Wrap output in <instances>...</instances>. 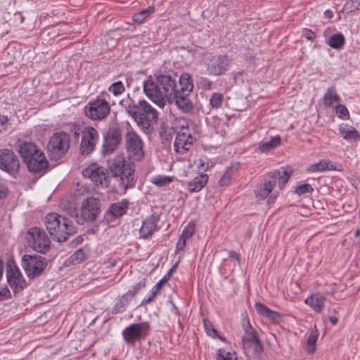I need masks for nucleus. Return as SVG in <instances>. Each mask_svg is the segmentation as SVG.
<instances>
[{
  "label": "nucleus",
  "mask_w": 360,
  "mask_h": 360,
  "mask_svg": "<svg viewBox=\"0 0 360 360\" xmlns=\"http://www.w3.org/2000/svg\"><path fill=\"white\" fill-rule=\"evenodd\" d=\"M134 164L126 161L123 155H117L108 160V169L103 167L96 169H85L82 174L84 176L90 178L96 185L108 187L110 184V176L115 179L120 187H122L125 192L128 188H134Z\"/></svg>",
  "instance_id": "obj_1"
},
{
  "label": "nucleus",
  "mask_w": 360,
  "mask_h": 360,
  "mask_svg": "<svg viewBox=\"0 0 360 360\" xmlns=\"http://www.w3.org/2000/svg\"><path fill=\"white\" fill-rule=\"evenodd\" d=\"M143 87L146 96L160 108H163L166 101L178 89L176 79L168 75H159L155 81L150 77Z\"/></svg>",
  "instance_id": "obj_2"
},
{
  "label": "nucleus",
  "mask_w": 360,
  "mask_h": 360,
  "mask_svg": "<svg viewBox=\"0 0 360 360\" xmlns=\"http://www.w3.org/2000/svg\"><path fill=\"white\" fill-rule=\"evenodd\" d=\"M18 153L27 170L32 174H44L49 167L44 153L33 142L23 141L19 144Z\"/></svg>",
  "instance_id": "obj_3"
},
{
  "label": "nucleus",
  "mask_w": 360,
  "mask_h": 360,
  "mask_svg": "<svg viewBox=\"0 0 360 360\" xmlns=\"http://www.w3.org/2000/svg\"><path fill=\"white\" fill-rule=\"evenodd\" d=\"M44 224L51 237L58 243L67 241L77 231L72 221L55 212L49 213L46 216Z\"/></svg>",
  "instance_id": "obj_4"
},
{
  "label": "nucleus",
  "mask_w": 360,
  "mask_h": 360,
  "mask_svg": "<svg viewBox=\"0 0 360 360\" xmlns=\"http://www.w3.org/2000/svg\"><path fill=\"white\" fill-rule=\"evenodd\" d=\"M243 327L245 334L242 338V347L245 354L247 356L260 355L264 351V347L257 332L252 328L249 319H244Z\"/></svg>",
  "instance_id": "obj_5"
},
{
  "label": "nucleus",
  "mask_w": 360,
  "mask_h": 360,
  "mask_svg": "<svg viewBox=\"0 0 360 360\" xmlns=\"http://www.w3.org/2000/svg\"><path fill=\"white\" fill-rule=\"evenodd\" d=\"M70 135L64 131L54 133L47 145V151L52 160L57 161L63 158L70 148Z\"/></svg>",
  "instance_id": "obj_6"
},
{
  "label": "nucleus",
  "mask_w": 360,
  "mask_h": 360,
  "mask_svg": "<svg viewBox=\"0 0 360 360\" xmlns=\"http://www.w3.org/2000/svg\"><path fill=\"white\" fill-rule=\"evenodd\" d=\"M6 273L7 283L12 289L15 297L30 285L27 283L13 258L7 260Z\"/></svg>",
  "instance_id": "obj_7"
},
{
  "label": "nucleus",
  "mask_w": 360,
  "mask_h": 360,
  "mask_svg": "<svg viewBox=\"0 0 360 360\" xmlns=\"http://www.w3.org/2000/svg\"><path fill=\"white\" fill-rule=\"evenodd\" d=\"M21 265L29 279L33 280L43 274L47 266V262L45 257L37 254L24 255Z\"/></svg>",
  "instance_id": "obj_8"
},
{
  "label": "nucleus",
  "mask_w": 360,
  "mask_h": 360,
  "mask_svg": "<svg viewBox=\"0 0 360 360\" xmlns=\"http://www.w3.org/2000/svg\"><path fill=\"white\" fill-rule=\"evenodd\" d=\"M150 329V326L148 322L132 323L122 330V338L127 345L134 346L149 334Z\"/></svg>",
  "instance_id": "obj_9"
},
{
  "label": "nucleus",
  "mask_w": 360,
  "mask_h": 360,
  "mask_svg": "<svg viewBox=\"0 0 360 360\" xmlns=\"http://www.w3.org/2000/svg\"><path fill=\"white\" fill-rule=\"evenodd\" d=\"M20 162L18 157L10 149L0 150V169L14 179L20 176Z\"/></svg>",
  "instance_id": "obj_10"
},
{
  "label": "nucleus",
  "mask_w": 360,
  "mask_h": 360,
  "mask_svg": "<svg viewBox=\"0 0 360 360\" xmlns=\"http://www.w3.org/2000/svg\"><path fill=\"white\" fill-rule=\"evenodd\" d=\"M122 141V131L118 127H110L103 134V142L101 153L108 155L113 153L120 145Z\"/></svg>",
  "instance_id": "obj_11"
},
{
  "label": "nucleus",
  "mask_w": 360,
  "mask_h": 360,
  "mask_svg": "<svg viewBox=\"0 0 360 360\" xmlns=\"http://www.w3.org/2000/svg\"><path fill=\"white\" fill-rule=\"evenodd\" d=\"M125 147L129 156L135 160H140L144 156L143 143L141 137L133 130H129L124 135Z\"/></svg>",
  "instance_id": "obj_12"
},
{
  "label": "nucleus",
  "mask_w": 360,
  "mask_h": 360,
  "mask_svg": "<svg viewBox=\"0 0 360 360\" xmlns=\"http://www.w3.org/2000/svg\"><path fill=\"white\" fill-rule=\"evenodd\" d=\"M27 233L32 240L31 246L34 250L41 254H46L50 250L51 241L44 231L38 227H32Z\"/></svg>",
  "instance_id": "obj_13"
},
{
  "label": "nucleus",
  "mask_w": 360,
  "mask_h": 360,
  "mask_svg": "<svg viewBox=\"0 0 360 360\" xmlns=\"http://www.w3.org/2000/svg\"><path fill=\"white\" fill-rule=\"evenodd\" d=\"M109 103L105 99L90 101L84 108L85 115L93 120H101L110 113Z\"/></svg>",
  "instance_id": "obj_14"
},
{
  "label": "nucleus",
  "mask_w": 360,
  "mask_h": 360,
  "mask_svg": "<svg viewBox=\"0 0 360 360\" xmlns=\"http://www.w3.org/2000/svg\"><path fill=\"white\" fill-rule=\"evenodd\" d=\"M101 212V200L90 197L82 202L81 217L86 221L93 222Z\"/></svg>",
  "instance_id": "obj_15"
},
{
  "label": "nucleus",
  "mask_w": 360,
  "mask_h": 360,
  "mask_svg": "<svg viewBox=\"0 0 360 360\" xmlns=\"http://www.w3.org/2000/svg\"><path fill=\"white\" fill-rule=\"evenodd\" d=\"M98 139V132L94 127H84L79 146L81 155L86 156L91 153L95 150Z\"/></svg>",
  "instance_id": "obj_16"
},
{
  "label": "nucleus",
  "mask_w": 360,
  "mask_h": 360,
  "mask_svg": "<svg viewBox=\"0 0 360 360\" xmlns=\"http://www.w3.org/2000/svg\"><path fill=\"white\" fill-rule=\"evenodd\" d=\"M145 100L136 101L130 97L129 94L120 101V105L125 110L129 116L131 117L136 124L142 123L141 112L143 107L146 103Z\"/></svg>",
  "instance_id": "obj_17"
},
{
  "label": "nucleus",
  "mask_w": 360,
  "mask_h": 360,
  "mask_svg": "<svg viewBox=\"0 0 360 360\" xmlns=\"http://www.w3.org/2000/svg\"><path fill=\"white\" fill-rule=\"evenodd\" d=\"M129 204L127 199L110 204L104 214L103 220L108 224L112 221L121 218L127 214Z\"/></svg>",
  "instance_id": "obj_18"
},
{
  "label": "nucleus",
  "mask_w": 360,
  "mask_h": 360,
  "mask_svg": "<svg viewBox=\"0 0 360 360\" xmlns=\"http://www.w3.org/2000/svg\"><path fill=\"white\" fill-rule=\"evenodd\" d=\"M141 117L143 124L141 123H141H139L138 124V126L144 133L148 134L153 130V124L157 122L158 120V112L148 102H146L145 107H143Z\"/></svg>",
  "instance_id": "obj_19"
},
{
  "label": "nucleus",
  "mask_w": 360,
  "mask_h": 360,
  "mask_svg": "<svg viewBox=\"0 0 360 360\" xmlns=\"http://www.w3.org/2000/svg\"><path fill=\"white\" fill-rule=\"evenodd\" d=\"M229 64V60L226 56H214L208 64L207 70L211 74L219 75L226 71Z\"/></svg>",
  "instance_id": "obj_20"
},
{
  "label": "nucleus",
  "mask_w": 360,
  "mask_h": 360,
  "mask_svg": "<svg viewBox=\"0 0 360 360\" xmlns=\"http://www.w3.org/2000/svg\"><path fill=\"white\" fill-rule=\"evenodd\" d=\"M190 94H182L179 89L167 99L168 103H172L173 102L178 106L179 108L181 109L184 112H189L193 108V103L188 98Z\"/></svg>",
  "instance_id": "obj_21"
},
{
  "label": "nucleus",
  "mask_w": 360,
  "mask_h": 360,
  "mask_svg": "<svg viewBox=\"0 0 360 360\" xmlns=\"http://www.w3.org/2000/svg\"><path fill=\"white\" fill-rule=\"evenodd\" d=\"M160 217L158 215L152 214L146 219L139 230L140 236L144 239L148 238L158 229V222Z\"/></svg>",
  "instance_id": "obj_22"
},
{
  "label": "nucleus",
  "mask_w": 360,
  "mask_h": 360,
  "mask_svg": "<svg viewBox=\"0 0 360 360\" xmlns=\"http://www.w3.org/2000/svg\"><path fill=\"white\" fill-rule=\"evenodd\" d=\"M290 174H288L286 171H284L283 174H281L279 170H274L266 174V181L267 182H270L272 185V187L274 188L276 182L278 181V187L280 189H283L288 182L290 178Z\"/></svg>",
  "instance_id": "obj_23"
},
{
  "label": "nucleus",
  "mask_w": 360,
  "mask_h": 360,
  "mask_svg": "<svg viewBox=\"0 0 360 360\" xmlns=\"http://www.w3.org/2000/svg\"><path fill=\"white\" fill-rule=\"evenodd\" d=\"M326 297L320 293H314L309 296L304 301L305 304L310 306L314 311L321 313L324 307Z\"/></svg>",
  "instance_id": "obj_24"
},
{
  "label": "nucleus",
  "mask_w": 360,
  "mask_h": 360,
  "mask_svg": "<svg viewBox=\"0 0 360 360\" xmlns=\"http://www.w3.org/2000/svg\"><path fill=\"white\" fill-rule=\"evenodd\" d=\"M255 307L259 314L269 319V320L274 322H278L280 321L281 315L278 312L270 309L264 304L260 302H256Z\"/></svg>",
  "instance_id": "obj_25"
},
{
  "label": "nucleus",
  "mask_w": 360,
  "mask_h": 360,
  "mask_svg": "<svg viewBox=\"0 0 360 360\" xmlns=\"http://www.w3.org/2000/svg\"><path fill=\"white\" fill-rule=\"evenodd\" d=\"M87 257L85 249L81 248L65 261L64 265L66 266L76 265L85 261Z\"/></svg>",
  "instance_id": "obj_26"
},
{
  "label": "nucleus",
  "mask_w": 360,
  "mask_h": 360,
  "mask_svg": "<svg viewBox=\"0 0 360 360\" xmlns=\"http://www.w3.org/2000/svg\"><path fill=\"white\" fill-rule=\"evenodd\" d=\"M319 334V333L316 326L309 328L306 345V350L309 354H312L315 352Z\"/></svg>",
  "instance_id": "obj_27"
},
{
  "label": "nucleus",
  "mask_w": 360,
  "mask_h": 360,
  "mask_svg": "<svg viewBox=\"0 0 360 360\" xmlns=\"http://www.w3.org/2000/svg\"><path fill=\"white\" fill-rule=\"evenodd\" d=\"M180 86L179 91L182 94H190L193 89V84L191 80V76L188 73L182 74L179 78Z\"/></svg>",
  "instance_id": "obj_28"
},
{
  "label": "nucleus",
  "mask_w": 360,
  "mask_h": 360,
  "mask_svg": "<svg viewBox=\"0 0 360 360\" xmlns=\"http://www.w3.org/2000/svg\"><path fill=\"white\" fill-rule=\"evenodd\" d=\"M340 134L345 140H358L360 139V135L356 129L347 124H341L339 127Z\"/></svg>",
  "instance_id": "obj_29"
},
{
  "label": "nucleus",
  "mask_w": 360,
  "mask_h": 360,
  "mask_svg": "<svg viewBox=\"0 0 360 360\" xmlns=\"http://www.w3.org/2000/svg\"><path fill=\"white\" fill-rule=\"evenodd\" d=\"M336 167L330 161L321 160L319 162L309 165L307 169L309 172H323L326 170H335Z\"/></svg>",
  "instance_id": "obj_30"
},
{
  "label": "nucleus",
  "mask_w": 360,
  "mask_h": 360,
  "mask_svg": "<svg viewBox=\"0 0 360 360\" xmlns=\"http://www.w3.org/2000/svg\"><path fill=\"white\" fill-rule=\"evenodd\" d=\"M188 141L186 137V133H177L174 141V148L176 153L183 154L188 150Z\"/></svg>",
  "instance_id": "obj_31"
},
{
  "label": "nucleus",
  "mask_w": 360,
  "mask_h": 360,
  "mask_svg": "<svg viewBox=\"0 0 360 360\" xmlns=\"http://www.w3.org/2000/svg\"><path fill=\"white\" fill-rule=\"evenodd\" d=\"M131 300L126 293L124 294L114 305L112 314L116 315L124 312Z\"/></svg>",
  "instance_id": "obj_32"
},
{
  "label": "nucleus",
  "mask_w": 360,
  "mask_h": 360,
  "mask_svg": "<svg viewBox=\"0 0 360 360\" xmlns=\"http://www.w3.org/2000/svg\"><path fill=\"white\" fill-rule=\"evenodd\" d=\"M217 360H237V355L229 346H226L219 349Z\"/></svg>",
  "instance_id": "obj_33"
},
{
  "label": "nucleus",
  "mask_w": 360,
  "mask_h": 360,
  "mask_svg": "<svg viewBox=\"0 0 360 360\" xmlns=\"http://www.w3.org/2000/svg\"><path fill=\"white\" fill-rule=\"evenodd\" d=\"M323 99V103L326 106H330L334 102L340 101V98L334 86H332L327 89Z\"/></svg>",
  "instance_id": "obj_34"
},
{
  "label": "nucleus",
  "mask_w": 360,
  "mask_h": 360,
  "mask_svg": "<svg viewBox=\"0 0 360 360\" xmlns=\"http://www.w3.org/2000/svg\"><path fill=\"white\" fill-rule=\"evenodd\" d=\"M281 143V137L274 136L270 141L260 143L259 150L262 153H266L277 147Z\"/></svg>",
  "instance_id": "obj_35"
},
{
  "label": "nucleus",
  "mask_w": 360,
  "mask_h": 360,
  "mask_svg": "<svg viewBox=\"0 0 360 360\" xmlns=\"http://www.w3.org/2000/svg\"><path fill=\"white\" fill-rule=\"evenodd\" d=\"M155 12L153 6H149L147 8L143 9L139 12L136 13L133 15V20L139 24L143 23L145 20Z\"/></svg>",
  "instance_id": "obj_36"
},
{
  "label": "nucleus",
  "mask_w": 360,
  "mask_h": 360,
  "mask_svg": "<svg viewBox=\"0 0 360 360\" xmlns=\"http://www.w3.org/2000/svg\"><path fill=\"white\" fill-rule=\"evenodd\" d=\"M272 185L270 182H267L266 180L264 182L259 185L257 191V197L259 199L264 200L265 199L269 194L273 190Z\"/></svg>",
  "instance_id": "obj_37"
},
{
  "label": "nucleus",
  "mask_w": 360,
  "mask_h": 360,
  "mask_svg": "<svg viewBox=\"0 0 360 360\" xmlns=\"http://www.w3.org/2000/svg\"><path fill=\"white\" fill-rule=\"evenodd\" d=\"M204 329L208 336L212 338H218L223 342L226 341V338L221 336L214 326L205 319H204Z\"/></svg>",
  "instance_id": "obj_38"
},
{
  "label": "nucleus",
  "mask_w": 360,
  "mask_h": 360,
  "mask_svg": "<svg viewBox=\"0 0 360 360\" xmlns=\"http://www.w3.org/2000/svg\"><path fill=\"white\" fill-rule=\"evenodd\" d=\"M345 43V37L340 34H335L332 35L328 41V44L332 48L338 49H340Z\"/></svg>",
  "instance_id": "obj_39"
},
{
  "label": "nucleus",
  "mask_w": 360,
  "mask_h": 360,
  "mask_svg": "<svg viewBox=\"0 0 360 360\" xmlns=\"http://www.w3.org/2000/svg\"><path fill=\"white\" fill-rule=\"evenodd\" d=\"M188 188L190 192H198L202 189V173L188 184Z\"/></svg>",
  "instance_id": "obj_40"
},
{
  "label": "nucleus",
  "mask_w": 360,
  "mask_h": 360,
  "mask_svg": "<svg viewBox=\"0 0 360 360\" xmlns=\"http://www.w3.org/2000/svg\"><path fill=\"white\" fill-rule=\"evenodd\" d=\"M68 130L72 133L74 141L76 143L79 142L80 134L83 135V130L82 127L79 124L70 123L68 124Z\"/></svg>",
  "instance_id": "obj_41"
},
{
  "label": "nucleus",
  "mask_w": 360,
  "mask_h": 360,
  "mask_svg": "<svg viewBox=\"0 0 360 360\" xmlns=\"http://www.w3.org/2000/svg\"><path fill=\"white\" fill-rule=\"evenodd\" d=\"M108 91L113 94L114 96H117L121 95L125 91V87L121 81H117L112 83L108 87Z\"/></svg>",
  "instance_id": "obj_42"
},
{
  "label": "nucleus",
  "mask_w": 360,
  "mask_h": 360,
  "mask_svg": "<svg viewBox=\"0 0 360 360\" xmlns=\"http://www.w3.org/2000/svg\"><path fill=\"white\" fill-rule=\"evenodd\" d=\"M224 96L221 93H214L210 98V104L212 108L221 107Z\"/></svg>",
  "instance_id": "obj_43"
},
{
  "label": "nucleus",
  "mask_w": 360,
  "mask_h": 360,
  "mask_svg": "<svg viewBox=\"0 0 360 360\" xmlns=\"http://www.w3.org/2000/svg\"><path fill=\"white\" fill-rule=\"evenodd\" d=\"M146 287V280L143 279L139 282L136 285H134L132 290H129L126 294L131 299L134 297L142 288Z\"/></svg>",
  "instance_id": "obj_44"
},
{
  "label": "nucleus",
  "mask_w": 360,
  "mask_h": 360,
  "mask_svg": "<svg viewBox=\"0 0 360 360\" xmlns=\"http://www.w3.org/2000/svg\"><path fill=\"white\" fill-rule=\"evenodd\" d=\"M335 112L340 119L348 120L349 118L348 110L344 105H338L335 108Z\"/></svg>",
  "instance_id": "obj_45"
},
{
  "label": "nucleus",
  "mask_w": 360,
  "mask_h": 360,
  "mask_svg": "<svg viewBox=\"0 0 360 360\" xmlns=\"http://www.w3.org/2000/svg\"><path fill=\"white\" fill-rule=\"evenodd\" d=\"M172 181V178L167 176H158L153 179V183L158 186H165Z\"/></svg>",
  "instance_id": "obj_46"
},
{
  "label": "nucleus",
  "mask_w": 360,
  "mask_h": 360,
  "mask_svg": "<svg viewBox=\"0 0 360 360\" xmlns=\"http://www.w3.org/2000/svg\"><path fill=\"white\" fill-rule=\"evenodd\" d=\"M345 9L348 12L360 10V0H348L345 4Z\"/></svg>",
  "instance_id": "obj_47"
},
{
  "label": "nucleus",
  "mask_w": 360,
  "mask_h": 360,
  "mask_svg": "<svg viewBox=\"0 0 360 360\" xmlns=\"http://www.w3.org/2000/svg\"><path fill=\"white\" fill-rule=\"evenodd\" d=\"M313 191V188L308 184L299 185L295 187V193L300 195Z\"/></svg>",
  "instance_id": "obj_48"
},
{
  "label": "nucleus",
  "mask_w": 360,
  "mask_h": 360,
  "mask_svg": "<svg viewBox=\"0 0 360 360\" xmlns=\"http://www.w3.org/2000/svg\"><path fill=\"white\" fill-rule=\"evenodd\" d=\"M194 224L190 222L188 225H186L184 227L180 236H184V238L188 239L193 235V233H194Z\"/></svg>",
  "instance_id": "obj_49"
},
{
  "label": "nucleus",
  "mask_w": 360,
  "mask_h": 360,
  "mask_svg": "<svg viewBox=\"0 0 360 360\" xmlns=\"http://www.w3.org/2000/svg\"><path fill=\"white\" fill-rule=\"evenodd\" d=\"M11 298V292L6 285L0 289V300H10Z\"/></svg>",
  "instance_id": "obj_50"
},
{
  "label": "nucleus",
  "mask_w": 360,
  "mask_h": 360,
  "mask_svg": "<svg viewBox=\"0 0 360 360\" xmlns=\"http://www.w3.org/2000/svg\"><path fill=\"white\" fill-rule=\"evenodd\" d=\"M160 290L157 289V288H152L151 290V295L150 297H148V298H145L142 300L141 302V305H146L149 303H150L151 302H153L154 300V299L155 298L156 295L160 292H159Z\"/></svg>",
  "instance_id": "obj_51"
},
{
  "label": "nucleus",
  "mask_w": 360,
  "mask_h": 360,
  "mask_svg": "<svg viewBox=\"0 0 360 360\" xmlns=\"http://www.w3.org/2000/svg\"><path fill=\"white\" fill-rule=\"evenodd\" d=\"M231 177V174L229 173V170H226L219 180L220 185L222 186L228 185L230 183Z\"/></svg>",
  "instance_id": "obj_52"
},
{
  "label": "nucleus",
  "mask_w": 360,
  "mask_h": 360,
  "mask_svg": "<svg viewBox=\"0 0 360 360\" xmlns=\"http://www.w3.org/2000/svg\"><path fill=\"white\" fill-rule=\"evenodd\" d=\"M8 120L7 116L0 115V132L7 129Z\"/></svg>",
  "instance_id": "obj_53"
},
{
  "label": "nucleus",
  "mask_w": 360,
  "mask_h": 360,
  "mask_svg": "<svg viewBox=\"0 0 360 360\" xmlns=\"http://www.w3.org/2000/svg\"><path fill=\"white\" fill-rule=\"evenodd\" d=\"M83 240H84V239H83L82 236H81V235L77 236L69 243V247L74 248L77 247V245L82 244Z\"/></svg>",
  "instance_id": "obj_54"
},
{
  "label": "nucleus",
  "mask_w": 360,
  "mask_h": 360,
  "mask_svg": "<svg viewBox=\"0 0 360 360\" xmlns=\"http://www.w3.org/2000/svg\"><path fill=\"white\" fill-rule=\"evenodd\" d=\"M8 195V188L6 186L0 184V200H4Z\"/></svg>",
  "instance_id": "obj_55"
},
{
  "label": "nucleus",
  "mask_w": 360,
  "mask_h": 360,
  "mask_svg": "<svg viewBox=\"0 0 360 360\" xmlns=\"http://www.w3.org/2000/svg\"><path fill=\"white\" fill-rule=\"evenodd\" d=\"M187 239L184 238V236H179V238L176 243V250H181L186 245V241Z\"/></svg>",
  "instance_id": "obj_56"
},
{
  "label": "nucleus",
  "mask_w": 360,
  "mask_h": 360,
  "mask_svg": "<svg viewBox=\"0 0 360 360\" xmlns=\"http://www.w3.org/2000/svg\"><path fill=\"white\" fill-rule=\"evenodd\" d=\"M303 35L307 40L309 41H313L316 38L315 33L310 30H305L304 31Z\"/></svg>",
  "instance_id": "obj_57"
},
{
  "label": "nucleus",
  "mask_w": 360,
  "mask_h": 360,
  "mask_svg": "<svg viewBox=\"0 0 360 360\" xmlns=\"http://www.w3.org/2000/svg\"><path fill=\"white\" fill-rule=\"evenodd\" d=\"M13 18H14V22L16 24H22L24 21V17L22 14V13H20V12L15 13L14 14Z\"/></svg>",
  "instance_id": "obj_58"
},
{
  "label": "nucleus",
  "mask_w": 360,
  "mask_h": 360,
  "mask_svg": "<svg viewBox=\"0 0 360 360\" xmlns=\"http://www.w3.org/2000/svg\"><path fill=\"white\" fill-rule=\"evenodd\" d=\"M160 136L162 139H164L167 141L172 139L171 134H167V131L165 129H161V130L160 131Z\"/></svg>",
  "instance_id": "obj_59"
},
{
  "label": "nucleus",
  "mask_w": 360,
  "mask_h": 360,
  "mask_svg": "<svg viewBox=\"0 0 360 360\" xmlns=\"http://www.w3.org/2000/svg\"><path fill=\"white\" fill-rule=\"evenodd\" d=\"M167 281H168V280L164 276L160 281H159L156 283V285L153 287V289L157 288V289L160 290V288L162 286V285L166 283Z\"/></svg>",
  "instance_id": "obj_60"
},
{
  "label": "nucleus",
  "mask_w": 360,
  "mask_h": 360,
  "mask_svg": "<svg viewBox=\"0 0 360 360\" xmlns=\"http://www.w3.org/2000/svg\"><path fill=\"white\" fill-rule=\"evenodd\" d=\"M177 266V263L175 264L167 272V275L165 277L169 281L170 277L172 276L173 273L176 271V268Z\"/></svg>",
  "instance_id": "obj_61"
},
{
  "label": "nucleus",
  "mask_w": 360,
  "mask_h": 360,
  "mask_svg": "<svg viewBox=\"0 0 360 360\" xmlns=\"http://www.w3.org/2000/svg\"><path fill=\"white\" fill-rule=\"evenodd\" d=\"M327 311H328V316H329L330 315H333V316H335V314L337 313V309H335V307L331 306V307H328V308Z\"/></svg>",
  "instance_id": "obj_62"
},
{
  "label": "nucleus",
  "mask_w": 360,
  "mask_h": 360,
  "mask_svg": "<svg viewBox=\"0 0 360 360\" xmlns=\"http://www.w3.org/2000/svg\"><path fill=\"white\" fill-rule=\"evenodd\" d=\"M186 137L187 141H188V143L187 142V143H188V147L189 148L190 146L193 143L194 138L192 136V135L191 134H186Z\"/></svg>",
  "instance_id": "obj_63"
},
{
  "label": "nucleus",
  "mask_w": 360,
  "mask_h": 360,
  "mask_svg": "<svg viewBox=\"0 0 360 360\" xmlns=\"http://www.w3.org/2000/svg\"><path fill=\"white\" fill-rule=\"evenodd\" d=\"M329 321L330 322L333 324V325H335L337 324L338 321V318H336L335 316L333 315H330L329 317Z\"/></svg>",
  "instance_id": "obj_64"
}]
</instances>
